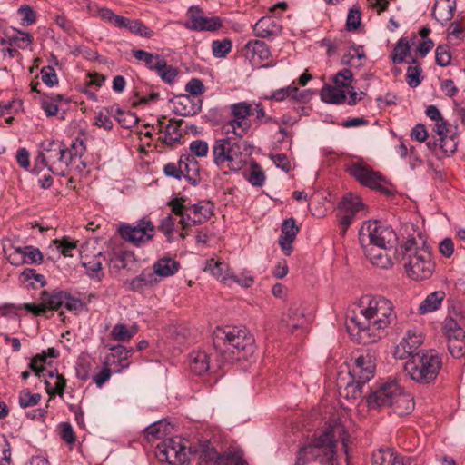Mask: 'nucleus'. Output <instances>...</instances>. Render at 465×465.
Segmentation results:
<instances>
[{
	"label": "nucleus",
	"instance_id": "f257e3e1",
	"mask_svg": "<svg viewBox=\"0 0 465 465\" xmlns=\"http://www.w3.org/2000/svg\"><path fill=\"white\" fill-rule=\"evenodd\" d=\"M357 312L351 317L347 328L360 343H375L387 334L396 322L393 302L382 295H364L358 303Z\"/></svg>",
	"mask_w": 465,
	"mask_h": 465
},
{
	"label": "nucleus",
	"instance_id": "f03ea898",
	"mask_svg": "<svg viewBox=\"0 0 465 465\" xmlns=\"http://www.w3.org/2000/svg\"><path fill=\"white\" fill-rule=\"evenodd\" d=\"M339 440L347 447V432L343 425L335 420L311 442L299 449L294 465H306L313 460H318L321 465H338L336 443Z\"/></svg>",
	"mask_w": 465,
	"mask_h": 465
},
{
	"label": "nucleus",
	"instance_id": "7ed1b4c3",
	"mask_svg": "<svg viewBox=\"0 0 465 465\" xmlns=\"http://www.w3.org/2000/svg\"><path fill=\"white\" fill-rule=\"evenodd\" d=\"M400 249L401 262L410 279L419 282L432 276L435 262L432 261L430 246L420 235L418 238H408Z\"/></svg>",
	"mask_w": 465,
	"mask_h": 465
},
{
	"label": "nucleus",
	"instance_id": "20e7f679",
	"mask_svg": "<svg viewBox=\"0 0 465 465\" xmlns=\"http://www.w3.org/2000/svg\"><path fill=\"white\" fill-rule=\"evenodd\" d=\"M214 336L215 348L224 347L221 351L223 361H238L253 351L254 339L243 327L217 328Z\"/></svg>",
	"mask_w": 465,
	"mask_h": 465
},
{
	"label": "nucleus",
	"instance_id": "39448f33",
	"mask_svg": "<svg viewBox=\"0 0 465 465\" xmlns=\"http://www.w3.org/2000/svg\"><path fill=\"white\" fill-rule=\"evenodd\" d=\"M252 146L246 141L233 137L216 139L212 147L213 163L238 172L245 167Z\"/></svg>",
	"mask_w": 465,
	"mask_h": 465
},
{
	"label": "nucleus",
	"instance_id": "423d86ee",
	"mask_svg": "<svg viewBox=\"0 0 465 465\" xmlns=\"http://www.w3.org/2000/svg\"><path fill=\"white\" fill-rule=\"evenodd\" d=\"M367 403L371 409L393 407L399 415L409 413L414 407L411 395L396 381L380 385L369 395Z\"/></svg>",
	"mask_w": 465,
	"mask_h": 465
},
{
	"label": "nucleus",
	"instance_id": "0eeeda50",
	"mask_svg": "<svg viewBox=\"0 0 465 465\" xmlns=\"http://www.w3.org/2000/svg\"><path fill=\"white\" fill-rule=\"evenodd\" d=\"M65 145L59 140H45L34 161L33 173L38 174L47 168L54 174L64 176L67 168Z\"/></svg>",
	"mask_w": 465,
	"mask_h": 465
},
{
	"label": "nucleus",
	"instance_id": "6e6552de",
	"mask_svg": "<svg viewBox=\"0 0 465 465\" xmlns=\"http://www.w3.org/2000/svg\"><path fill=\"white\" fill-rule=\"evenodd\" d=\"M441 365V357L435 351H421L412 355L405 370L413 381L427 384L436 379Z\"/></svg>",
	"mask_w": 465,
	"mask_h": 465
},
{
	"label": "nucleus",
	"instance_id": "1a4fd4ad",
	"mask_svg": "<svg viewBox=\"0 0 465 465\" xmlns=\"http://www.w3.org/2000/svg\"><path fill=\"white\" fill-rule=\"evenodd\" d=\"M182 199H173L169 203L172 213L180 217L179 223L183 229L193 224L203 223L213 214V205L210 202H199L192 205H185Z\"/></svg>",
	"mask_w": 465,
	"mask_h": 465
},
{
	"label": "nucleus",
	"instance_id": "9d476101",
	"mask_svg": "<svg viewBox=\"0 0 465 465\" xmlns=\"http://www.w3.org/2000/svg\"><path fill=\"white\" fill-rule=\"evenodd\" d=\"M359 241L361 247H394L397 235L391 227L374 220L365 222L361 225L359 232Z\"/></svg>",
	"mask_w": 465,
	"mask_h": 465
},
{
	"label": "nucleus",
	"instance_id": "9b49d317",
	"mask_svg": "<svg viewBox=\"0 0 465 465\" xmlns=\"http://www.w3.org/2000/svg\"><path fill=\"white\" fill-rule=\"evenodd\" d=\"M189 449L187 441L178 437L166 439L159 443L155 456L161 462H168L171 465H182L189 460Z\"/></svg>",
	"mask_w": 465,
	"mask_h": 465
},
{
	"label": "nucleus",
	"instance_id": "f8f14e48",
	"mask_svg": "<svg viewBox=\"0 0 465 465\" xmlns=\"http://www.w3.org/2000/svg\"><path fill=\"white\" fill-rule=\"evenodd\" d=\"M3 249L6 260L14 266L41 264L44 260L41 251L33 245H15L9 242L4 244Z\"/></svg>",
	"mask_w": 465,
	"mask_h": 465
},
{
	"label": "nucleus",
	"instance_id": "ddd939ff",
	"mask_svg": "<svg viewBox=\"0 0 465 465\" xmlns=\"http://www.w3.org/2000/svg\"><path fill=\"white\" fill-rule=\"evenodd\" d=\"M121 237L136 246L144 244L152 240L155 234V226L151 220L143 217L135 224H122L118 228Z\"/></svg>",
	"mask_w": 465,
	"mask_h": 465
},
{
	"label": "nucleus",
	"instance_id": "4468645a",
	"mask_svg": "<svg viewBox=\"0 0 465 465\" xmlns=\"http://www.w3.org/2000/svg\"><path fill=\"white\" fill-rule=\"evenodd\" d=\"M442 332L449 352L454 358L465 355V331L452 317H446L442 322Z\"/></svg>",
	"mask_w": 465,
	"mask_h": 465
},
{
	"label": "nucleus",
	"instance_id": "2eb2a0df",
	"mask_svg": "<svg viewBox=\"0 0 465 465\" xmlns=\"http://www.w3.org/2000/svg\"><path fill=\"white\" fill-rule=\"evenodd\" d=\"M187 15L189 20L184 26L192 31H209L214 32L223 25L222 20L218 16L206 17L202 15L199 7L192 6L188 9Z\"/></svg>",
	"mask_w": 465,
	"mask_h": 465
},
{
	"label": "nucleus",
	"instance_id": "dca6fc26",
	"mask_svg": "<svg viewBox=\"0 0 465 465\" xmlns=\"http://www.w3.org/2000/svg\"><path fill=\"white\" fill-rule=\"evenodd\" d=\"M375 361L371 353H362L355 358L349 371L351 380L357 382H368L373 378L375 372Z\"/></svg>",
	"mask_w": 465,
	"mask_h": 465
},
{
	"label": "nucleus",
	"instance_id": "f3484780",
	"mask_svg": "<svg viewBox=\"0 0 465 465\" xmlns=\"http://www.w3.org/2000/svg\"><path fill=\"white\" fill-rule=\"evenodd\" d=\"M348 172L362 185L383 191V178L379 173L374 172L369 166L355 163L348 167Z\"/></svg>",
	"mask_w": 465,
	"mask_h": 465
},
{
	"label": "nucleus",
	"instance_id": "a211bd4d",
	"mask_svg": "<svg viewBox=\"0 0 465 465\" xmlns=\"http://www.w3.org/2000/svg\"><path fill=\"white\" fill-rule=\"evenodd\" d=\"M423 343V334L421 331L416 329L408 330L395 347L394 356L398 359H405L409 356L414 355Z\"/></svg>",
	"mask_w": 465,
	"mask_h": 465
},
{
	"label": "nucleus",
	"instance_id": "6ab92c4d",
	"mask_svg": "<svg viewBox=\"0 0 465 465\" xmlns=\"http://www.w3.org/2000/svg\"><path fill=\"white\" fill-rule=\"evenodd\" d=\"M361 207V199L357 195L348 194L342 198L338 206L337 216L344 231L352 223L356 213L359 212Z\"/></svg>",
	"mask_w": 465,
	"mask_h": 465
},
{
	"label": "nucleus",
	"instance_id": "aec40b11",
	"mask_svg": "<svg viewBox=\"0 0 465 465\" xmlns=\"http://www.w3.org/2000/svg\"><path fill=\"white\" fill-rule=\"evenodd\" d=\"M209 445L210 443L207 442V445L203 446L201 450V455L205 460L214 461L216 465H245L241 452L235 451L218 454L216 450Z\"/></svg>",
	"mask_w": 465,
	"mask_h": 465
},
{
	"label": "nucleus",
	"instance_id": "412c9836",
	"mask_svg": "<svg viewBox=\"0 0 465 465\" xmlns=\"http://www.w3.org/2000/svg\"><path fill=\"white\" fill-rule=\"evenodd\" d=\"M367 259L375 266L388 269L392 266L391 253H395L394 247L369 246L362 247Z\"/></svg>",
	"mask_w": 465,
	"mask_h": 465
},
{
	"label": "nucleus",
	"instance_id": "4be33fe9",
	"mask_svg": "<svg viewBox=\"0 0 465 465\" xmlns=\"http://www.w3.org/2000/svg\"><path fill=\"white\" fill-rule=\"evenodd\" d=\"M428 149L438 158L450 157L457 150L458 143L456 138L450 134L446 136L440 137L438 140H432L426 143Z\"/></svg>",
	"mask_w": 465,
	"mask_h": 465
},
{
	"label": "nucleus",
	"instance_id": "5701e85b",
	"mask_svg": "<svg viewBox=\"0 0 465 465\" xmlns=\"http://www.w3.org/2000/svg\"><path fill=\"white\" fill-rule=\"evenodd\" d=\"M298 232L299 228L293 218H289L283 221L282 224V232L279 237V245L286 256H290L292 254L293 250L292 243Z\"/></svg>",
	"mask_w": 465,
	"mask_h": 465
},
{
	"label": "nucleus",
	"instance_id": "b1692460",
	"mask_svg": "<svg viewBox=\"0 0 465 465\" xmlns=\"http://www.w3.org/2000/svg\"><path fill=\"white\" fill-rule=\"evenodd\" d=\"M159 282L160 280L156 279L155 273H153L151 270L144 269L126 284L129 291L143 293L149 289L154 288Z\"/></svg>",
	"mask_w": 465,
	"mask_h": 465
},
{
	"label": "nucleus",
	"instance_id": "393cba45",
	"mask_svg": "<svg viewBox=\"0 0 465 465\" xmlns=\"http://www.w3.org/2000/svg\"><path fill=\"white\" fill-rule=\"evenodd\" d=\"M282 25L272 16H263L253 25L254 35L257 37L266 38L278 35L282 32Z\"/></svg>",
	"mask_w": 465,
	"mask_h": 465
},
{
	"label": "nucleus",
	"instance_id": "a878e982",
	"mask_svg": "<svg viewBox=\"0 0 465 465\" xmlns=\"http://www.w3.org/2000/svg\"><path fill=\"white\" fill-rule=\"evenodd\" d=\"M203 269L223 283L228 284L230 280L232 279V273L228 264L219 259L211 258L206 260Z\"/></svg>",
	"mask_w": 465,
	"mask_h": 465
},
{
	"label": "nucleus",
	"instance_id": "bb28decb",
	"mask_svg": "<svg viewBox=\"0 0 465 465\" xmlns=\"http://www.w3.org/2000/svg\"><path fill=\"white\" fill-rule=\"evenodd\" d=\"M202 108V100L183 94L178 97L174 103V111L182 116H193L198 114Z\"/></svg>",
	"mask_w": 465,
	"mask_h": 465
},
{
	"label": "nucleus",
	"instance_id": "cd10ccee",
	"mask_svg": "<svg viewBox=\"0 0 465 465\" xmlns=\"http://www.w3.org/2000/svg\"><path fill=\"white\" fill-rule=\"evenodd\" d=\"M180 269V263L170 256H164L156 260L153 264V273L156 279L168 278L174 275Z\"/></svg>",
	"mask_w": 465,
	"mask_h": 465
},
{
	"label": "nucleus",
	"instance_id": "c85d7f7f",
	"mask_svg": "<svg viewBox=\"0 0 465 465\" xmlns=\"http://www.w3.org/2000/svg\"><path fill=\"white\" fill-rule=\"evenodd\" d=\"M112 352L107 356L106 361L110 365L116 366L115 372H122L130 365L129 356L131 350H127L122 345L114 346L111 348Z\"/></svg>",
	"mask_w": 465,
	"mask_h": 465
},
{
	"label": "nucleus",
	"instance_id": "c756f323",
	"mask_svg": "<svg viewBox=\"0 0 465 465\" xmlns=\"http://www.w3.org/2000/svg\"><path fill=\"white\" fill-rule=\"evenodd\" d=\"M455 9V0H436L432 15L439 23L444 24L453 17Z\"/></svg>",
	"mask_w": 465,
	"mask_h": 465
},
{
	"label": "nucleus",
	"instance_id": "7c9ffc66",
	"mask_svg": "<svg viewBox=\"0 0 465 465\" xmlns=\"http://www.w3.org/2000/svg\"><path fill=\"white\" fill-rule=\"evenodd\" d=\"M157 128L160 133H163L162 140L168 145L176 143L182 137L179 125L172 121H169L168 124H166L164 117L158 120Z\"/></svg>",
	"mask_w": 465,
	"mask_h": 465
},
{
	"label": "nucleus",
	"instance_id": "2f4dec72",
	"mask_svg": "<svg viewBox=\"0 0 465 465\" xmlns=\"http://www.w3.org/2000/svg\"><path fill=\"white\" fill-rule=\"evenodd\" d=\"M158 229L170 242L173 241L174 232L178 233L181 239H184L186 236V229H183L179 222L176 223V220L172 214H168L161 220Z\"/></svg>",
	"mask_w": 465,
	"mask_h": 465
},
{
	"label": "nucleus",
	"instance_id": "473e14b6",
	"mask_svg": "<svg viewBox=\"0 0 465 465\" xmlns=\"http://www.w3.org/2000/svg\"><path fill=\"white\" fill-rule=\"evenodd\" d=\"M305 323V318L303 313L299 309H291L282 317L281 322V329L294 333V331L300 328H303Z\"/></svg>",
	"mask_w": 465,
	"mask_h": 465
},
{
	"label": "nucleus",
	"instance_id": "72a5a7b5",
	"mask_svg": "<svg viewBox=\"0 0 465 465\" xmlns=\"http://www.w3.org/2000/svg\"><path fill=\"white\" fill-rule=\"evenodd\" d=\"M189 364L193 372L203 375L210 369L209 355L205 351H193L189 354Z\"/></svg>",
	"mask_w": 465,
	"mask_h": 465
},
{
	"label": "nucleus",
	"instance_id": "f704fd0d",
	"mask_svg": "<svg viewBox=\"0 0 465 465\" xmlns=\"http://www.w3.org/2000/svg\"><path fill=\"white\" fill-rule=\"evenodd\" d=\"M183 177L195 183L199 180L200 168L198 162L193 155L182 154L179 160Z\"/></svg>",
	"mask_w": 465,
	"mask_h": 465
},
{
	"label": "nucleus",
	"instance_id": "c9c22d12",
	"mask_svg": "<svg viewBox=\"0 0 465 465\" xmlns=\"http://www.w3.org/2000/svg\"><path fill=\"white\" fill-rule=\"evenodd\" d=\"M247 55L258 62L268 60L271 53L268 45L260 40H250L245 45Z\"/></svg>",
	"mask_w": 465,
	"mask_h": 465
},
{
	"label": "nucleus",
	"instance_id": "e433bc0d",
	"mask_svg": "<svg viewBox=\"0 0 465 465\" xmlns=\"http://www.w3.org/2000/svg\"><path fill=\"white\" fill-rule=\"evenodd\" d=\"M444 298L445 292L442 291H436L430 293L419 305V313L426 314L437 311L440 308Z\"/></svg>",
	"mask_w": 465,
	"mask_h": 465
},
{
	"label": "nucleus",
	"instance_id": "4c0bfd02",
	"mask_svg": "<svg viewBox=\"0 0 465 465\" xmlns=\"http://www.w3.org/2000/svg\"><path fill=\"white\" fill-rule=\"evenodd\" d=\"M133 55L136 60L143 62L148 69L155 72L157 69H161V65L165 60L160 54L149 53L143 50H134Z\"/></svg>",
	"mask_w": 465,
	"mask_h": 465
},
{
	"label": "nucleus",
	"instance_id": "58836bf2",
	"mask_svg": "<svg viewBox=\"0 0 465 465\" xmlns=\"http://www.w3.org/2000/svg\"><path fill=\"white\" fill-rule=\"evenodd\" d=\"M321 99L324 103L340 104L345 102V92L337 85H324L320 93Z\"/></svg>",
	"mask_w": 465,
	"mask_h": 465
},
{
	"label": "nucleus",
	"instance_id": "ea45409f",
	"mask_svg": "<svg viewBox=\"0 0 465 465\" xmlns=\"http://www.w3.org/2000/svg\"><path fill=\"white\" fill-rule=\"evenodd\" d=\"M14 31L16 32V34L9 36L8 40L2 39V45L8 42L10 45H15L20 49H26L33 44L34 38L31 34L16 28H14Z\"/></svg>",
	"mask_w": 465,
	"mask_h": 465
},
{
	"label": "nucleus",
	"instance_id": "a19ab883",
	"mask_svg": "<svg viewBox=\"0 0 465 465\" xmlns=\"http://www.w3.org/2000/svg\"><path fill=\"white\" fill-rule=\"evenodd\" d=\"M231 115L242 123H251L249 116L252 114V104L247 102H239L230 105Z\"/></svg>",
	"mask_w": 465,
	"mask_h": 465
},
{
	"label": "nucleus",
	"instance_id": "79ce46f5",
	"mask_svg": "<svg viewBox=\"0 0 465 465\" xmlns=\"http://www.w3.org/2000/svg\"><path fill=\"white\" fill-rule=\"evenodd\" d=\"M167 427V423L163 420L154 422L145 428L144 437L150 442L162 439L166 434Z\"/></svg>",
	"mask_w": 465,
	"mask_h": 465
},
{
	"label": "nucleus",
	"instance_id": "37998d69",
	"mask_svg": "<svg viewBox=\"0 0 465 465\" xmlns=\"http://www.w3.org/2000/svg\"><path fill=\"white\" fill-rule=\"evenodd\" d=\"M136 332V327L128 328L124 324L118 323L113 327L111 335L114 340L125 342L130 341Z\"/></svg>",
	"mask_w": 465,
	"mask_h": 465
},
{
	"label": "nucleus",
	"instance_id": "c03bdc74",
	"mask_svg": "<svg viewBox=\"0 0 465 465\" xmlns=\"http://www.w3.org/2000/svg\"><path fill=\"white\" fill-rule=\"evenodd\" d=\"M449 42L458 44L465 38V23L463 21L452 22L447 30Z\"/></svg>",
	"mask_w": 465,
	"mask_h": 465
},
{
	"label": "nucleus",
	"instance_id": "a18cd8bd",
	"mask_svg": "<svg viewBox=\"0 0 465 465\" xmlns=\"http://www.w3.org/2000/svg\"><path fill=\"white\" fill-rule=\"evenodd\" d=\"M49 376L51 378L54 377L55 381H54L53 385H52V383L50 381H45V386H46L47 393L49 395H51V396H54V395L57 394L60 397H62L64 395V388L66 386L65 379L62 375H60V374H56L54 376L53 372H50Z\"/></svg>",
	"mask_w": 465,
	"mask_h": 465
},
{
	"label": "nucleus",
	"instance_id": "49530a36",
	"mask_svg": "<svg viewBox=\"0 0 465 465\" xmlns=\"http://www.w3.org/2000/svg\"><path fill=\"white\" fill-rule=\"evenodd\" d=\"M129 32L145 38H151L153 35V31L146 26L140 20L128 19L126 28Z\"/></svg>",
	"mask_w": 465,
	"mask_h": 465
},
{
	"label": "nucleus",
	"instance_id": "de8ad7c7",
	"mask_svg": "<svg viewBox=\"0 0 465 465\" xmlns=\"http://www.w3.org/2000/svg\"><path fill=\"white\" fill-rule=\"evenodd\" d=\"M232 48V43L229 38L213 40L212 42V53L215 58L225 57Z\"/></svg>",
	"mask_w": 465,
	"mask_h": 465
},
{
	"label": "nucleus",
	"instance_id": "09e8293b",
	"mask_svg": "<svg viewBox=\"0 0 465 465\" xmlns=\"http://www.w3.org/2000/svg\"><path fill=\"white\" fill-rule=\"evenodd\" d=\"M53 243L64 257H73V252L76 249V242L69 237L55 239Z\"/></svg>",
	"mask_w": 465,
	"mask_h": 465
},
{
	"label": "nucleus",
	"instance_id": "8fccbe9b",
	"mask_svg": "<svg viewBox=\"0 0 465 465\" xmlns=\"http://www.w3.org/2000/svg\"><path fill=\"white\" fill-rule=\"evenodd\" d=\"M396 454L391 450L380 449L372 454V465H392Z\"/></svg>",
	"mask_w": 465,
	"mask_h": 465
},
{
	"label": "nucleus",
	"instance_id": "3c124183",
	"mask_svg": "<svg viewBox=\"0 0 465 465\" xmlns=\"http://www.w3.org/2000/svg\"><path fill=\"white\" fill-rule=\"evenodd\" d=\"M299 89L294 85L280 88L272 93L270 99L277 102L283 101L286 98L297 99Z\"/></svg>",
	"mask_w": 465,
	"mask_h": 465
},
{
	"label": "nucleus",
	"instance_id": "603ef678",
	"mask_svg": "<svg viewBox=\"0 0 465 465\" xmlns=\"http://www.w3.org/2000/svg\"><path fill=\"white\" fill-rule=\"evenodd\" d=\"M67 166L72 160L75 157H80L85 152V145L83 140L75 139L71 143L70 147L65 146Z\"/></svg>",
	"mask_w": 465,
	"mask_h": 465
},
{
	"label": "nucleus",
	"instance_id": "864d4df0",
	"mask_svg": "<svg viewBox=\"0 0 465 465\" xmlns=\"http://www.w3.org/2000/svg\"><path fill=\"white\" fill-rule=\"evenodd\" d=\"M410 54V45L407 41L401 39L393 49L392 61L394 64L402 63Z\"/></svg>",
	"mask_w": 465,
	"mask_h": 465
},
{
	"label": "nucleus",
	"instance_id": "5fc2aeb1",
	"mask_svg": "<svg viewBox=\"0 0 465 465\" xmlns=\"http://www.w3.org/2000/svg\"><path fill=\"white\" fill-rule=\"evenodd\" d=\"M17 14L21 16V25L23 26H29L36 22V14L30 5H21L17 10Z\"/></svg>",
	"mask_w": 465,
	"mask_h": 465
},
{
	"label": "nucleus",
	"instance_id": "6e6d98bb",
	"mask_svg": "<svg viewBox=\"0 0 465 465\" xmlns=\"http://www.w3.org/2000/svg\"><path fill=\"white\" fill-rule=\"evenodd\" d=\"M41 400L39 393H31L27 390L21 391L18 396L19 405L22 408H28L36 405Z\"/></svg>",
	"mask_w": 465,
	"mask_h": 465
},
{
	"label": "nucleus",
	"instance_id": "4d7b16f0",
	"mask_svg": "<svg viewBox=\"0 0 465 465\" xmlns=\"http://www.w3.org/2000/svg\"><path fill=\"white\" fill-rule=\"evenodd\" d=\"M247 180L253 185L261 187L265 181V174L262 168L255 163L251 166Z\"/></svg>",
	"mask_w": 465,
	"mask_h": 465
},
{
	"label": "nucleus",
	"instance_id": "13d9d810",
	"mask_svg": "<svg viewBox=\"0 0 465 465\" xmlns=\"http://www.w3.org/2000/svg\"><path fill=\"white\" fill-rule=\"evenodd\" d=\"M83 265L91 278L101 280L103 275V273H101L102 262L98 257H93L88 262H83Z\"/></svg>",
	"mask_w": 465,
	"mask_h": 465
},
{
	"label": "nucleus",
	"instance_id": "bf43d9fd",
	"mask_svg": "<svg viewBox=\"0 0 465 465\" xmlns=\"http://www.w3.org/2000/svg\"><path fill=\"white\" fill-rule=\"evenodd\" d=\"M435 59L436 64L439 66L445 67L450 64L451 60V55L450 54V49L448 45H440L437 46L435 51Z\"/></svg>",
	"mask_w": 465,
	"mask_h": 465
},
{
	"label": "nucleus",
	"instance_id": "052dcab7",
	"mask_svg": "<svg viewBox=\"0 0 465 465\" xmlns=\"http://www.w3.org/2000/svg\"><path fill=\"white\" fill-rule=\"evenodd\" d=\"M363 384L365 383L351 380V382L347 383L343 391H341V394L346 398L358 399L362 394L361 386Z\"/></svg>",
	"mask_w": 465,
	"mask_h": 465
},
{
	"label": "nucleus",
	"instance_id": "680f3d73",
	"mask_svg": "<svg viewBox=\"0 0 465 465\" xmlns=\"http://www.w3.org/2000/svg\"><path fill=\"white\" fill-rule=\"evenodd\" d=\"M156 73L163 82L168 84L173 83L177 76V70L173 66L168 65L165 60Z\"/></svg>",
	"mask_w": 465,
	"mask_h": 465
},
{
	"label": "nucleus",
	"instance_id": "e2e57ef3",
	"mask_svg": "<svg viewBox=\"0 0 465 465\" xmlns=\"http://www.w3.org/2000/svg\"><path fill=\"white\" fill-rule=\"evenodd\" d=\"M353 74L349 69H342L339 71L333 77L335 85L340 88L349 87L352 82Z\"/></svg>",
	"mask_w": 465,
	"mask_h": 465
},
{
	"label": "nucleus",
	"instance_id": "0e129e2a",
	"mask_svg": "<svg viewBox=\"0 0 465 465\" xmlns=\"http://www.w3.org/2000/svg\"><path fill=\"white\" fill-rule=\"evenodd\" d=\"M189 149L193 157L196 156L200 158L205 157L209 152L208 143L205 141L200 139L191 142Z\"/></svg>",
	"mask_w": 465,
	"mask_h": 465
},
{
	"label": "nucleus",
	"instance_id": "69168bd1",
	"mask_svg": "<svg viewBox=\"0 0 465 465\" xmlns=\"http://www.w3.org/2000/svg\"><path fill=\"white\" fill-rule=\"evenodd\" d=\"M422 70L419 65L409 66L406 72V81L411 87H416L420 84Z\"/></svg>",
	"mask_w": 465,
	"mask_h": 465
},
{
	"label": "nucleus",
	"instance_id": "338daca9",
	"mask_svg": "<svg viewBox=\"0 0 465 465\" xmlns=\"http://www.w3.org/2000/svg\"><path fill=\"white\" fill-rule=\"evenodd\" d=\"M111 375H112V371L109 367V362L104 361L102 370L98 373L94 375L93 380L98 388H102V386L107 381H109Z\"/></svg>",
	"mask_w": 465,
	"mask_h": 465
},
{
	"label": "nucleus",
	"instance_id": "774afa93",
	"mask_svg": "<svg viewBox=\"0 0 465 465\" xmlns=\"http://www.w3.org/2000/svg\"><path fill=\"white\" fill-rule=\"evenodd\" d=\"M185 91L193 97L199 98L198 96L204 92V86L200 79L193 78L186 84Z\"/></svg>",
	"mask_w": 465,
	"mask_h": 465
}]
</instances>
